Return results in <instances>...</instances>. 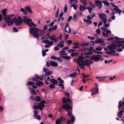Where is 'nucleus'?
<instances>
[{
    "instance_id": "obj_1",
    "label": "nucleus",
    "mask_w": 124,
    "mask_h": 124,
    "mask_svg": "<svg viewBox=\"0 0 124 124\" xmlns=\"http://www.w3.org/2000/svg\"><path fill=\"white\" fill-rule=\"evenodd\" d=\"M114 38L116 40L112 41L111 43L117 46L118 47H120L124 45V40L123 38H120L116 37H115Z\"/></svg>"
},
{
    "instance_id": "obj_2",
    "label": "nucleus",
    "mask_w": 124,
    "mask_h": 124,
    "mask_svg": "<svg viewBox=\"0 0 124 124\" xmlns=\"http://www.w3.org/2000/svg\"><path fill=\"white\" fill-rule=\"evenodd\" d=\"M39 31V29L36 27H31L29 29V33L31 35H32L34 37L37 38L39 40H41L39 38V34L38 32Z\"/></svg>"
},
{
    "instance_id": "obj_3",
    "label": "nucleus",
    "mask_w": 124,
    "mask_h": 124,
    "mask_svg": "<svg viewBox=\"0 0 124 124\" xmlns=\"http://www.w3.org/2000/svg\"><path fill=\"white\" fill-rule=\"evenodd\" d=\"M63 108L65 109L68 112V114L70 116H72V112L71 111L72 109V106H70L69 104L68 103L64 104L62 106Z\"/></svg>"
},
{
    "instance_id": "obj_4",
    "label": "nucleus",
    "mask_w": 124,
    "mask_h": 124,
    "mask_svg": "<svg viewBox=\"0 0 124 124\" xmlns=\"http://www.w3.org/2000/svg\"><path fill=\"white\" fill-rule=\"evenodd\" d=\"M23 17H24V18H23V19L24 23H26L30 27L32 26H33L34 24L33 22L30 23V22L32 21L31 19L27 18V17L26 16H23Z\"/></svg>"
},
{
    "instance_id": "obj_5",
    "label": "nucleus",
    "mask_w": 124,
    "mask_h": 124,
    "mask_svg": "<svg viewBox=\"0 0 124 124\" xmlns=\"http://www.w3.org/2000/svg\"><path fill=\"white\" fill-rule=\"evenodd\" d=\"M82 60L81 59V56H79L78 59L73 60L74 61H75L78 64V65L81 69H84V66L85 65H84L82 64L83 63H84Z\"/></svg>"
},
{
    "instance_id": "obj_6",
    "label": "nucleus",
    "mask_w": 124,
    "mask_h": 124,
    "mask_svg": "<svg viewBox=\"0 0 124 124\" xmlns=\"http://www.w3.org/2000/svg\"><path fill=\"white\" fill-rule=\"evenodd\" d=\"M102 57L99 54L93 55L92 56L90 59V60L93 61L94 62H97L99 61Z\"/></svg>"
},
{
    "instance_id": "obj_7",
    "label": "nucleus",
    "mask_w": 124,
    "mask_h": 124,
    "mask_svg": "<svg viewBox=\"0 0 124 124\" xmlns=\"http://www.w3.org/2000/svg\"><path fill=\"white\" fill-rule=\"evenodd\" d=\"M81 58L83 62L84 63H83L82 64L84 65L89 66L93 63L92 61H89L88 60L84 58L82 56H81Z\"/></svg>"
},
{
    "instance_id": "obj_8",
    "label": "nucleus",
    "mask_w": 124,
    "mask_h": 124,
    "mask_svg": "<svg viewBox=\"0 0 124 124\" xmlns=\"http://www.w3.org/2000/svg\"><path fill=\"white\" fill-rule=\"evenodd\" d=\"M4 19L8 25H11L13 24L14 23V21L15 20V19H13L11 20L9 17H6V16L4 17Z\"/></svg>"
},
{
    "instance_id": "obj_9",
    "label": "nucleus",
    "mask_w": 124,
    "mask_h": 124,
    "mask_svg": "<svg viewBox=\"0 0 124 124\" xmlns=\"http://www.w3.org/2000/svg\"><path fill=\"white\" fill-rule=\"evenodd\" d=\"M58 39L60 40H61L62 39V34L59 35L58 38L56 37L55 35H53L52 36H50L49 38V39L53 40L55 43L56 42L58 41Z\"/></svg>"
},
{
    "instance_id": "obj_10",
    "label": "nucleus",
    "mask_w": 124,
    "mask_h": 124,
    "mask_svg": "<svg viewBox=\"0 0 124 124\" xmlns=\"http://www.w3.org/2000/svg\"><path fill=\"white\" fill-rule=\"evenodd\" d=\"M99 15L100 18L102 19L104 24H105L106 23L107 20L106 15L105 14L103 13H99Z\"/></svg>"
},
{
    "instance_id": "obj_11",
    "label": "nucleus",
    "mask_w": 124,
    "mask_h": 124,
    "mask_svg": "<svg viewBox=\"0 0 124 124\" xmlns=\"http://www.w3.org/2000/svg\"><path fill=\"white\" fill-rule=\"evenodd\" d=\"M15 20L14 21V23H15L16 25H18L21 23L23 22V20L21 18V17L20 16H18L16 19V18H14Z\"/></svg>"
},
{
    "instance_id": "obj_12",
    "label": "nucleus",
    "mask_w": 124,
    "mask_h": 124,
    "mask_svg": "<svg viewBox=\"0 0 124 124\" xmlns=\"http://www.w3.org/2000/svg\"><path fill=\"white\" fill-rule=\"evenodd\" d=\"M88 50H89L88 52H85L84 53L85 56H83V57L85 59V58H89L90 59L91 57L89 55L91 54H92V50L91 49H88Z\"/></svg>"
},
{
    "instance_id": "obj_13",
    "label": "nucleus",
    "mask_w": 124,
    "mask_h": 124,
    "mask_svg": "<svg viewBox=\"0 0 124 124\" xmlns=\"http://www.w3.org/2000/svg\"><path fill=\"white\" fill-rule=\"evenodd\" d=\"M90 7H87V9L88 10L90 13H91L92 11L93 10V8H95V5L91 2H90Z\"/></svg>"
},
{
    "instance_id": "obj_14",
    "label": "nucleus",
    "mask_w": 124,
    "mask_h": 124,
    "mask_svg": "<svg viewBox=\"0 0 124 124\" xmlns=\"http://www.w3.org/2000/svg\"><path fill=\"white\" fill-rule=\"evenodd\" d=\"M95 4L96 6H97L100 9L102 6V3L100 1L96 0L95 1Z\"/></svg>"
},
{
    "instance_id": "obj_15",
    "label": "nucleus",
    "mask_w": 124,
    "mask_h": 124,
    "mask_svg": "<svg viewBox=\"0 0 124 124\" xmlns=\"http://www.w3.org/2000/svg\"><path fill=\"white\" fill-rule=\"evenodd\" d=\"M98 86L91 90V91L93 92L91 94L92 95H93V94H96L98 93L99 89L98 88Z\"/></svg>"
},
{
    "instance_id": "obj_16",
    "label": "nucleus",
    "mask_w": 124,
    "mask_h": 124,
    "mask_svg": "<svg viewBox=\"0 0 124 124\" xmlns=\"http://www.w3.org/2000/svg\"><path fill=\"white\" fill-rule=\"evenodd\" d=\"M117 46L114 45H111L108 46L107 47L108 49H110V51H112L114 50H115L116 47Z\"/></svg>"
},
{
    "instance_id": "obj_17",
    "label": "nucleus",
    "mask_w": 124,
    "mask_h": 124,
    "mask_svg": "<svg viewBox=\"0 0 124 124\" xmlns=\"http://www.w3.org/2000/svg\"><path fill=\"white\" fill-rule=\"evenodd\" d=\"M52 41L53 40H51V41L49 40V41H48V42H47L46 44L44 46L46 48H49L53 44V43Z\"/></svg>"
},
{
    "instance_id": "obj_18",
    "label": "nucleus",
    "mask_w": 124,
    "mask_h": 124,
    "mask_svg": "<svg viewBox=\"0 0 124 124\" xmlns=\"http://www.w3.org/2000/svg\"><path fill=\"white\" fill-rule=\"evenodd\" d=\"M69 25V23H67V25L65 26V31L67 33H70L71 29L68 26Z\"/></svg>"
},
{
    "instance_id": "obj_19",
    "label": "nucleus",
    "mask_w": 124,
    "mask_h": 124,
    "mask_svg": "<svg viewBox=\"0 0 124 124\" xmlns=\"http://www.w3.org/2000/svg\"><path fill=\"white\" fill-rule=\"evenodd\" d=\"M57 28V25H55L51 28H50L47 30V32H48V33H49L51 31H54L56 30Z\"/></svg>"
},
{
    "instance_id": "obj_20",
    "label": "nucleus",
    "mask_w": 124,
    "mask_h": 124,
    "mask_svg": "<svg viewBox=\"0 0 124 124\" xmlns=\"http://www.w3.org/2000/svg\"><path fill=\"white\" fill-rule=\"evenodd\" d=\"M86 8V7L84 5H80L79 9L80 11L81 12H83L85 10Z\"/></svg>"
},
{
    "instance_id": "obj_21",
    "label": "nucleus",
    "mask_w": 124,
    "mask_h": 124,
    "mask_svg": "<svg viewBox=\"0 0 124 124\" xmlns=\"http://www.w3.org/2000/svg\"><path fill=\"white\" fill-rule=\"evenodd\" d=\"M121 101H120L119 103L118 106L119 110H120L122 108H123L124 106V101L122 103H121Z\"/></svg>"
},
{
    "instance_id": "obj_22",
    "label": "nucleus",
    "mask_w": 124,
    "mask_h": 124,
    "mask_svg": "<svg viewBox=\"0 0 124 124\" xmlns=\"http://www.w3.org/2000/svg\"><path fill=\"white\" fill-rule=\"evenodd\" d=\"M64 41L63 40H62L57 45V46L60 48H62L64 47Z\"/></svg>"
},
{
    "instance_id": "obj_23",
    "label": "nucleus",
    "mask_w": 124,
    "mask_h": 124,
    "mask_svg": "<svg viewBox=\"0 0 124 124\" xmlns=\"http://www.w3.org/2000/svg\"><path fill=\"white\" fill-rule=\"evenodd\" d=\"M64 118L63 117H62L59 118L56 121V124H60L62 122V120Z\"/></svg>"
},
{
    "instance_id": "obj_24",
    "label": "nucleus",
    "mask_w": 124,
    "mask_h": 124,
    "mask_svg": "<svg viewBox=\"0 0 124 124\" xmlns=\"http://www.w3.org/2000/svg\"><path fill=\"white\" fill-rule=\"evenodd\" d=\"M49 64L50 65L54 67H57L58 66V63L50 61Z\"/></svg>"
},
{
    "instance_id": "obj_25",
    "label": "nucleus",
    "mask_w": 124,
    "mask_h": 124,
    "mask_svg": "<svg viewBox=\"0 0 124 124\" xmlns=\"http://www.w3.org/2000/svg\"><path fill=\"white\" fill-rule=\"evenodd\" d=\"M44 75L43 74H42V75H40V76H39L37 74H36L35 75V77L37 79H38L41 80H43L44 78Z\"/></svg>"
},
{
    "instance_id": "obj_26",
    "label": "nucleus",
    "mask_w": 124,
    "mask_h": 124,
    "mask_svg": "<svg viewBox=\"0 0 124 124\" xmlns=\"http://www.w3.org/2000/svg\"><path fill=\"white\" fill-rule=\"evenodd\" d=\"M104 40L101 39H98L95 41L94 42L96 44L102 43L104 42Z\"/></svg>"
},
{
    "instance_id": "obj_27",
    "label": "nucleus",
    "mask_w": 124,
    "mask_h": 124,
    "mask_svg": "<svg viewBox=\"0 0 124 124\" xmlns=\"http://www.w3.org/2000/svg\"><path fill=\"white\" fill-rule=\"evenodd\" d=\"M45 103V102L44 100H42L39 103V104H38L39 107H44L45 105L44 104Z\"/></svg>"
},
{
    "instance_id": "obj_28",
    "label": "nucleus",
    "mask_w": 124,
    "mask_h": 124,
    "mask_svg": "<svg viewBox=\"0 0 124 124\" xmlns=\"http://www.w3.org/2000/svg\"><path fill=\"white\" fill-rule=\"evenodd\" d=\"M124 112V109H123L122 110H120L119 112L118 113V117L120 118L122 117V115L123 113Z\"/></svg>"
},
{
    "instance_id": "obj_29",
    "label": "nucleus",
    "mask_w": 124,
    "mask_h": 124,
    "mask_svg": "<svg viewBox=\"0 0 124 124\" xmlns=\"http://www.w3.org/2000/svg\"><path fill=\"white\" fill-rule=\"evenodd\" d=\"M37 83H35V84L39 86H40L41 85H43L44 84L43 82L39 80H38Z\"/></svg>"
},
{
    "instance_id": "obj_30",
    "label": "nucleus",
    "mask_w": 124,
    "mask_h": 124,
    "mask_svg": "<svg viewBox=\"0 0 124 124\" xmlns=\"http://www.w3.org/2000/svg\"><path fill=\"white\" fill-rule=\"evenodd\" d=\"M52 72L50 71H48L46 72L44 74V76L45 77L47 76H50L52 73Z\"/></svg>"
},
{
    "instance_id": "obj_31",
    "label": "nucleus",
    "mask_w": 124,
    "mask_h": 124,
    "mask_svg": "<svg viewBox=\"0 0 124 124\" xmlns=\"http://www.w3.org/2000/svg\"><path fill=\"white\" fill-rule=\"evenodd\" d=\"M7 11V9L6 8L3 9L1 11L4 17H5L6 16V13Z\"/></svg>"
},
{
    "instance_id": "obj_32",
    "label": "nucleus",
    "mask_w": 124,
    "mask_h": 124,
    "mask_svg": "<svg viewBox=\"0 0 124 124\" xmlns=\"http://www.w3.org/2000/svg\"><path fill=\"white\" fill-rule=\"evenodd\" d=\"M113 10L115 11H116L117 13H121L122 12L121 10L118 8L117 6H116V8H115L113 9Z\"/></svg>"
},
{
    "instance_id": "obj_33",
    "label": "nucleus",
    "mask_w": 124,
    "mask_h": 124,
    "mask_svg": "<svg viewBox=\"0 0 124 124\" xmlns=\"http://www.w3.org/2000/svg\"><path fill=\"white\" fill-rule=\"evenodd\" d=\"M25 9H26L28 12L29 13H32V12L31 11V8L29 6H27L26 7H25Z\"/></svg>"
},
{
    "instance_id": "obj_34",
    "label": "nucleus",
    "mask_w": 124,
    "mask_h": 124,
    "mask_svg": "<svg viewBox=\"0 0 124 124\" xmlns=\"http://www.w3.org/2000/svg\"><path fill=\"white\" fill-rule=\"evenodd\" d=\"M77 75V72H75L71 74L70 76V78H74L76 77Z\"/></svg>"
},
{
    "instance_id": "obj_35",
    "label": "nucleus",
    "mask_w": 124,
    "mask_h": 124,
    "mask_svg": "<svg viewBox=\"0 0 124 124\" xmlns=\"http://www.w3.org/2000/svg\"><path fill=\"white\" fill-rule=\"evenodd\" d=\"M84 22H86L88 25L92 23V21L91 20L84 19Z\"/></svg>"
},
{
    "instance_id": "obj_36",
    "label": "nucleus",
    "mask_w": 124,
    "mask_h": 124,
    "mask_svg": "<svg viewBox=\"0 0 124 124\" xmlns=\"http://www.w3.org/2000/svg\"><path fill=\"white\" fill-rule=\"evenodd\" d=\"M81 3L84 5H87V0H80Z\"/></svg>"
},
{
    "instance_id": "obj_37",
    "label": "nucleus",
    "mask_w": 124,
    "mask_h": 124,
    "mask_svg": "<svg viewBox=\"0 0 124 124\" xmlns=\"http://www.w3.org/2000/svg\"><path fill=\"white\" fill-rule=\"evenodd\" d=\"M41 98L39 96H36L34 99L35 101H40Z\"/></svg>"
},
{
    "instance_id": "obj_38",
    "label": "nucleus",
    "mask_w": 124,
    "mask_h": 124,
    "mask_svg": "<svg viewBox=\"0 0 124 124\" xmlns=\"http://www.w3.org/2000/svg\"><path fill=\"white\" fill-rule=\"evenodd\" d=\"M31 93L33 95H36L37 94L35 92V90L33 89H31Z\"/></svg>"
},
{
    "instance_id": "obj_39",
    "label": "nucleus",
    "mask_w": 124,
    "mask_h": 124,
    "mask_svg": "<svg viewBox=\"0 0 124 124\" xmlns=\"http://www.w3.org/2000/svg\"><path fill=\"white\" fill-rule=\"evenodd\" d=\"M35 84V83L32 82L31 81H28V82L27 83V86H31V85H34Z\"/></svg>"
},
{
    "instance_id": "obj_40",
    "label": "nucleus",
    "mask_w": 124,
    "mask_h": 124,
    "mask_svg": "<svg viewBox=\"0 0 124 124\" xmlns=\"http://www.w3.org/2000/svg\"><path fill=\"white\" fill-rule=\"evenodd\" d=\"M62 58H63L66 60L68 61L71 59V57L70 56H64V57H62Z\"/></svg>"
},
{
    "instance_id": "obj_41",
    "label": "nucleus",
    "mask_w": 124,
    "mask_h": 124,
    "mask_svg": "<svg viewBox=\"0 0 124 124\" xmlns=\"http://www.w3.org/2000/svg\"><path fill=\"white\" fill-rule=\"evenodd\" d=\"M20 11L22 12L24 15H25L27 14V11L24 8H21L20 10Z\"/></svg>"
},
{
    "instance_id": "obj_42",
    "label": "nucleus",
    "mask_w": 124,
    "mask_h": 124,
    "mask_svg": "<svg viewBox=\"0 0 124 124\" xmlns=\"http://www.w3.org/2000/svg\"><path fill=\"white\" fill-rule=\"evenodd\" d=\"M95 49L97 51H101L102 49V47L99 46H98L97 48H96Z\"/></svg>"
},
{
    "instance_id": "obj_43",
    "label": "nucleus",
    "mask_w": 124,
    "mask_h": 124,
    "mask_svg": "<svg viewBox=\"0 0 124 124\" xmlns=\"http://www.w3.org/2000/svg\"><path fill=\"white\" fill-rule=\"evenodd\" d=\"M70 117L72 122L73 123H74L75 122V116H71Z\"/></svg>"
},
{
    "instance_id": "obj_44",
    "label": "nucleus",
    "mask_w": 124,
    "mask_h": 124,
    "mask_svg": "<svg viewBox=\"0 0 124 124\" xmlns=\"http://www.w3.org/2000/svg\"><path fill=\"white\" fill-rule=\"evenodd\" d=\"M71 7H73L74 8V9L75 10H76L77 8V6L75 4H73L71 5Z\"/></svg>"
},
{
    "instance_id": "obj_45",
    "label": "nucleus",
    "mask_w": 124,
    "mask_h": 124,
    "mask_svg": "<svg viewBox=\"0 0 124 124\" xmlns=\"http://www.w3.org/2000/svg\"><path fill=\"white\" fill-rule=\"evenodd\" d=\"M103 2L104 4L107 6H109L110 5L109 3L106 1H103Z\"/></svg>"
},
{
    "instance_id": "obj_46",
    "label": "nucleus",
    "mask_w": 124,
    "mask_h": 124,
    "mask_svg": "<svg viewBox=\"0 0 124 124\" xmlns=\"http://www.w3.org/2000/svg\"><path fill=\"white\" fill-rule=\"evenodd\" d=\"M34 117L35 119H36L39 120H40V119L41 117L40 115L35 116Z\"/></svg>"
},
{
    "instance_id": "obj_47",
    "label": "nucleus",
    "mask_w": 124,
    "mask_h": 124,
    "mask_svg": "<svg viewBox=\"0 0 124 124\" xmlns=\"http://www.w3.org/2000/svg\"><path fill=\"white\" fill-rule=\"evenodd\" d=\"M58 85V86L61 87L62 89H64V85L62 84H59Z\"/></svg>"
},
{
    "instance_id": "obj_48",
    "label": "nucleus",
    "mask_w": 124,
    "mask_h": 124,
    "mask_svg": "<svg viewBox=\"0 0 124 124\" xmlns=\"http://www.w3.org/2000/svg\"><path fill=\"white\" fill-rule=\"evenodd\" d=\"M92 50H93V51L95 53L97 54H103V52H99L98 51H95V50L93 49Z\"/></svg>"
},
{
    "instance_id": "obj_49",
    "label": "nucleus",
    "mask_w": 124,
    "mask_h": 124,
    "mask_svg": "<svg viewBox=\"0 0 124 124\" xmlns=\"http://www.w3.org/2000/svg\"><path fill=\"white\" fill-rule=\"evenodd\" d=\"M48 41H49V40L46 39L45 40L42 41V42L44 44H47Z\"/></svg>"
},
{
    "instance_id": "obj_50",
    "label": "nucleus",
    "mask_w": 124,
    "mask_h": 124,
    "mask_svg": "<svg viewBox=\"0 0 124 124\" xmlns=\"http://www.w3.org/2000/svg\"><path fill=\"white\" fill-rule=\"evenodd\" d=\"M42 55L43 56H44L46 54V52L43 51V48L42 49Z\"/></svg>"
},
{
    "instance_id": "obj_51",
    "label": "nucleus",
    "mask_w": 124,
    "mask_h": 124,
    "mask_svg": "<svg viewBox=\"0 0 124 124\" xmlns=\"http://www.w3.org/2000/svg\"><path fill=\"white\" fill-rule=\"evenodd\" d=\"M96 32L99 35L100 34L101 31L99 29H97L96 30Z\"/></svg>"
},
{
    "instance_id": "obj_52",
    "label": "nucleus",
    "mask_w": 124,
    "mask_h": 124,
    "mask_svg": "<svg viewBox=\"0 0 124 124\" xmlns=\"http://www.w3.org/2000/svg\"><path fill=\"white\" fill-rule=\"evenodd\" d=\"M116 51L118 52H121L123 51V49L122 48H117L116 49Z\"/></svg>"
},
{
    "instance_id": "obj_53",
    "label": "nucleus",
    "mask_w": 124,
    "mask_h": 124,
    "mask_svg": "<svg viewBox=\"0 0 124 124\" xmlns=\"http://www.w3.org/2000/svg\"><path fill=\"white\" fill-rule=\"evenodd\" d=\"M33 108L34 109H39V106L37 105H34L33 106Z\"/></svg>"
},
{
    "instance_id": "obj_54",
    "label": "nucleus",
    "mask_w": 124,
    "mask_h": 124,
    "mask_svg": "<svg viewBox=\"0 0 124 124\" xmlns=\"http://www.w3.org/2000/svg\"><path fill=\"white\" fill-rule=\"evenodd\" d=\"M89 43L87 42L84 43L82 45L83 46H86L88 45Z\"/></svg>"
},
{
    "instance_id": "obj_55",
    "label": "nucleus",
    "mask_w": 124,
    "mask_h": 124,
    "mask_svg": "<svg viewBox=\"0 0 124 124\" xmlns=\"http://www.w3.org/2000/svg\"><path fill=\"white\" fill-rule=\"evenodd\" d=\"M59 9L57 10V12L55 15V17L56 18H57L58 16L59 13Z\"/></svg>"
},
{
    "instance_id": "obj_56",
    "label": "nucleus",
    "mask_w": 124,
    "mask_h": 124,
    "mask_svg": "<svg viewBox=\"0 0 124 124\" xmlns=\"http://www.w3.org/2000/svg\"><path fill=\"white\" fill-rule=\"evenodd\" d=\"M67 5L66 4H65V7H64V12L65 13L67 11Z\"/></svg>"
},
{
    "instance_id": "obj_57",
    "label": "nucleus",
    "mask_w": 124,
    "mask_h": 124,
    "mask_svg": "<svg viewBox=\"0 0 124 124\" xmlns=\"http://www.w3.org/2000/svg\"><path fill=\"white\" fill-rule=\"evenodd\" d=\"M54 87V84H50L49 86V87L50 88H53Z\"/></svg>"
},
{
    "instance_id": "obj_58",
    "label": "nucleus",
    "mask_w": 124,
    "mask_h": 124,
    "mask_svg": "<svg viewBox=\"0 0 124 124\" xmlns=\"http://www.w3.org/2000/svg\"><path fill=\"white\" fill-rule=\"evenodd\" d=\"M32 80L34 82H37L38 80H37V78L36 77H33L32 79Z\"/></svg>"
},
{
    "instance_id": "obj_59",
    "label": "nucleus",
    "mask_w": 124,
    "mask_h": 124,
    "mask_svg": "<svg viewBox=\"0 0 124 124\" xmlns=\"http://www.w3.org/2000/svg\"><path fill=\"white\" fill-rule=\"evenodd\" d=\"M62 102L64 103L66 102H67V99L65 98H63L62 99Z\"/></svg>"
},
{
    "instance_id": "obj_60",
    "label": "nucleus",
    "mask_w": 124,
    "mask_h": 124,
    "mask_svg": "<svg viewBox=\"0 0 124 124\" xmlns=\"http://www.w3.org/2000/svg\"><path fill=\"white\" fill-rule=\"evenodd\" d=\"M38 110H35L34 111V115H33L34 117H35V116L38 114Z\"/></svg>"
},
{
    "instance_id": "obj_61",
    "label": "nucleus",
    "mask_w": 124,
    "mask_h": 124,
    "mask_svg": "<svg viewBox=\"0 0 124 124\" xmlns=\"http://www.w3.org/2000/svg\"><path fill=\"white\" fill-rule=\"evenodd\" d=\"M101 29H102V30L104 31H107V29L108 28L106 27H105V28H104L103 27H101Z\"/></svg>"
},
{
    "instance_id": "obj_62",
    "label": "nucleus",
    "mask_w": 124,
    "mask_h": 124,
    "mask_svg": "<svg viewBox=\"0 0 124 124\" xmlns=\"http://www.w3.org/2000/svg\"><path fill=\"white\" fill-rule=\"evenodd\" d=\"M57 60L61 62H62L63 61V60L61 59V58L58 57H57Z\"/></svg>"
},
{
    "instance_id": "obj_63",
    "label": "nucleus",
    "mask_w": 124,
    "mask_h": 124,
    "mask_svg": "<svg viewBox=\"0 0 124 124\" xmlns=\"http://www.w3.org/2000/svg\"><path fill=\"white\" fill-rule=\"evenodd\" d=\"M77 16L76 15V14H75L74 15V16H73V19L74 20V21H76V19L77 18Z\"/></svg>"
},
{
    "instance_id": "obj_64",
    "label": "nucleus",
    "mask_w": 124,
    "mask_h": 124,
    "mask_svg": "<svg viewBox=\"0 0 124 124\" xmlns=\"http://www.w3.org/2000/svg\"><path fill=\"white\" fill-rule=\"evenodd\" d=\"M67 42V43L69 44H71L72 43V41L71 40H68Z\"/></svg>"
}]
</instances>
